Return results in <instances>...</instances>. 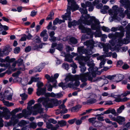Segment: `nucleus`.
Segmentation results:
<instances>
[{
	"label": "nucleus",
	"mask_w": 130,
	"mask_h": 130,
	"mask_svg": "<svg viewBox=\"0 0 130 130\" xmlns=\"http://www.w3.org/2000/svg\"><path fill=\"white\" fill-rule=\"evenodd\" d=\"M71 10L69 8H68V7L67 9V12L65 13L64 15H63V18L66 20H68L70 21L71 20Z\"/></svg>",
	"instance_id": "6ab92c4d"
},
{
	"label": "nucleus",
	"mask_w": 130,
	"mask_h": 130,
	"mask_svg": "<svg viewBox=\"0 0 130 130\" xmlns=\"http://www.w3.org/2000/svg\"><path fill=\"white\" fill-rule=\"evenodd\" d=\"M114 10L113 18L116 19L118 13H119V15L122 18H124L125 16V14L123 12L124 9L122 8H118L117 6H115L113 7Z\"/></svg>",
	"instance_id": "423d86ee"
},
{
	"label": "nucleus",
	"mask_w": 130,
	"mask_h": 130,
	"mask_svg": "<svg viewBox=\"0 0 130 130\" xmlns=\"http://www.w3.org/2000/svg\"><path fill=\"white\" fill-rule=\"evenodd\" d=\"M3 111L4 112L0 111V120L1 121L0 123V125L2 127L4 126V121L2 119V118L5 117V119L8 120L10 118L11 115V113L8 109L4 110Z\"/></svg>",
	"instance_id": "39448f33"
},
{
	"label": "nucleus",
	"mask_w": 130,
	"mask_h": 130,
	"mask_svg": "<svg viewBox=\"0 0 130 130\" xmlns=\"http://www.w3.org/2000/svg\"><path fill=\"white\" fill-rule=\"evenodd\" d=\"M37 90L36 94L38 96H39L41 95H42L46 94V87H44L43 88L37 89Z\"/></svg>",
	"instance_id": "f3484780"
},
{
	"label": "nucleus",
	"mask_w": 130,
	"mask_h": 130,
	"mask_svg": "<svg viewBox=\"0 0 130 130\" xmlns=\"http://www.w3.org/2000/svg\"><path fill=\"white\" fill-rule=\"evenodd\" d=\"M58 86L59 87H61L63 90L66 89L67 87L66 86L65 84H64L63 82H61L59 84Z\"/></svg>",
	"instance_id": "8fccbe9b"
},
{
	"label": "nucleus",
	"mask_w": 130,
	"mask_h": 130,
	"mask_svg": "<svg viewBox=\"0 0 130 130\" xmlns=\"http://www.w3.org/2000/svg\"><path fill=\"white\" fill-rule=\"evenodd\" d=\"M21 73L20 71H18L12 74V76L15 77H18Z\"/></svg>",
	"instance_id": "5fc2aeb1"
},
{
	"label": "nucleus",
	"mask_w": 130,
	"mask_h": 130,
	"mask_svg": "<svg viewBox=\"0 0 130 130\" xmlns=\"http://www.w3.org/2000/svg\"><path fill=\"white\" fill-rule=\"evenodd\" d=\"M47 30L46 29L44 30L40 34V36L41 37H44L45 34H47L46 33Z\"/></svg>",
	"instance_id": "bf43d9fd"
},
{
	"label": "nucleus",
	"mask_w": 130,
	"mask_h": 130,
	"mask_svg": "<svg viewBox=\"0 0 130 130\" xmlns=\"http://www.w3.org/2000/svg\"><path fill=\"white\" fill-rule=\"evenodd\" d=\"M46 65V64L45 62L41 63L38 66L34 68V72H41Z\"/></svg>",
	"instance_id": "4468645a"
},
{
	"label": "nucleus",
	"mask_w": 130,
	"mask_h": 130,
	"mask_svg": "<svg viewBox=\"0 0 130 130\" xmlns=\"http://www.w3.org/2000/svg\"><path fill=\"white\" fill-rule=\"evenodd\" d=\"M35 101L34 100H31L27 104L28 106H28L29 107H30V106L34 104L35 103Z\"/></svg>",
	"instance_id": "052dcab7"
},
{
	"label": "nucleus",
	"mask_w": 130,
	"mask_h": 130,
	"mask_svg": "<svg viewBox=\"0 0 130 130\" xmlns=\"http://www.w3.org/2000/svg\"><path fill=\"white\" fill-rule=\"evenodd\" d=\"M64 21L59 19L58 18H56L53 21V24L54 25H57L58 24H61L62 22H64Z\"/></svg>",
	"instance_id": "c756f323"
},
{
	"label": "nucleus",
	"mask_w": 130,
	"mask_h": 130,
	"mask_svg": "<svg viewBox=\"0 0 130 130\" xmlns=\"http://www.w3.org/2000/svg\"><path fill=\"white\" fill-rule=\"evenodd\" d=\"M66 86H67V88L69 87L71 88H72L73 89H74V86L73 85V84L72 81L68 83L67 85H66Z\"/></svg>",
	"instance_id": "a18cd8bd"
},
{
	"label": "nucleus",
	"mask_w": 130,
	"mask_h": 130,
	"mask_svg": "<svg viewBox=\"0 0 130 130\" xmlns=\"http://www.w3.org/2000/svg\"><path fill=\"white\" fill-rule=\"evenodd\" d=\"M54 13L52 11L50 12V14H49L46 18V20H48L53 19L54 18Z\"/></svg>",
	"instance_id": "72a5a7b5"
},
{
	"label": "nucleus",
	"mask_w": 130,
	"mask_h": 130,
	"mask_svg": "<svg viewBox=\"0 0 130 130\" xmlns=\"http://www.w3.org/2000/svg\"><path fill=\"white\" fill-rule=\"evenodd\" d=\"M80 8L79 9V11L82 14H86L87 12V10L86 9Z\"/></svg>",
	"instance_id": "4c0bfd02"
},
{
	"label": "nucleus",
	"mask_w": 130,
	"mask_h": 130,
	"mask_svg": "<svg viewBox=\"0 0 130 130\" xmlns=\"http://www.w3.org/2000/svg\"><path fill=\"white\" fill-rule=\"evenodd\" d=\"M37 124L36 123L33 122L30 124L31 127L33 129H35L37 126Z\"/></svg>",
	"instance_id": "774afa93"
},
{
	"label": "nucleus",
	"mask_w": 130,
	"mask_h": 130,
	"mask_svg": "<svg viewBox=\"0 0 130 130\" xmlns=\"http://www.w3.org/2000/svg\"><path fill=\"white\" fill-rule=\"evenodd\" d=\"M80 71L82 73H84L86 70V68L84 64H81V66L80 67Z\"/></svg>",
	"instance_id": "c03bdc74"
},
{
	"label": "nucleus",
	"mask_w": 130,
	"mask_h": 130,
	"mask_svg": "<svg viewBox=\"0 0 130 130\" xmlns=\"http://www.w3.org/2000/svg\"><path fill=\"white\" fill-rule=\"evenodd\" d=\"M21 110L22 109H21L20 107H19L18 108H17L13 110L12 111V112L15 115L18 112L20 111H21Z\"/></svg>",
	"instance_id": "864d4df0"
},
{
	"label": "nucleus",
	"mask_w": 130,
	"mask_h": 130,
	"mask_svg": "<svg viewBox=\"0 0 130 130\" xmlns=\"http://www.w3.org/2000/svg\"><path fill=\"white\" fill-rule=\"evenodd\" d=\"M68 4L70 6H68V8L71 10H72V12L75 11L78 9L79 6L76 4V1L74 0H67Z\"/></svg>",
	"instance_id": "6e6552de"
},
{
	"label": "nucleus",
	"mask_w": 130,
	"mask_h": 130,
	"mask_svg": "<svg viewBox=\"0 0 130 130\" xmlns=\"http://www.w3.org/2000/svg\"><path fill=\"white\" fill-rule=\"evenodd\" d=\"M95 44L94 42L93 39L87 40L84 43V45L86 46L88 49H93L94 47H97V46H95Z\"/></svg>",
	"instance_id": "9b49d317"
},
{
	"label": "nucleus",
	"mask_w": 130,
	"mask_h": 130,
	"mask_svg": "<svg viewBox=\"0 0 130 130\" xmlns=\"http://www.w3.org/2000/svg\"><path fill=\"white\" fill-rule=\"evenodd\" d=\"M96 69H95V71H97L96 72V75L97 74L98 75H100L101 73L103 72L104 71H106V67H104L103 69H102L101 71H98V70L99 69V68H96Z\"/></svg>",
	"instance_id": "a19ab883"
},
{
	"label": "nucleus",
	"mask_w": 130,
	"mask_h": 130,
	"mask_svg": "<svg viewBox=\"0 0 130 130\" xmlns=\"http://www.w3.org/2000/svg\"><path fill=\"white\" fill-rule=\"evenodd\" d=\"M111 113L114 116V114H116V111L114 109H112L109 108L107 110H106V114Z\"/></svg>",
	"instance_id": "7c9ffc66"
},
{
	"label": "nucleus",
	"mask_w": 130,
	"mask_h": 130,
	"mask_svg": "<svg viewBox=\"0 0 130 130\" xmlns=\"http://www.w3.org/2000/svg\"><path fill=\"white\" fill-rule=\"evenodd\" d=\"M92 49H77L80 54H85L86 55H91L92 53Z\"/></svg>",
	"instance_id": "f8f14e48"
},
{
	"label": "nucleus",
	"mask_w": 130,
	"mask_h": 130,
	"mask_svg": "<svg viewBox=\"0 0 130 130\" xmlns=\"http://www.w3.org/2000/svg\"><path fill=\"white\" fill-rule=\"evenodd\" d=\"M82 16L83 17V18H82L81 17L80 19H81V21H81L82 24H83L84 22H85L86 21L88 20V19L90 18V16L89 15H85L84 17L83 15H82Z\"/></svg>",
	"instance_id": "2f4dec72"
},
{
	"label": "nucleus",
	"mask_w": 130,
	"mask_h": 130,
	"mask_svg": "<svg viewBox=\"0 0 130 130\" xmlns=\"http://www.w3.org/2000/svg\"><path fill=\"white\" fill-rule=\"evenodd\" d=\"M80 84V82L79 80L76 81L75 83L73 84V85L74 86V90H77V87L79 86Z\"/></svg>",
	"instance_id": "37998d69"
},
{
	"label": "nucleus",
	"mask_w": 130,
	"mask_h": 130,
	"mask_svg": "<svg viewBox=\"0 0 130 130\" xmlns=\"http://www.w3.org/2000/svg\"><path fill=\"white\" fill-rule=\"evenodd\" d=\"M81 107L82 106L80 105H77L72 108L71 111L74 112L78 111L81 108Z\"/></svg>",
	"instance_id": "f704fd0d"
},
{
	"label": "nucleus",
	"mask_w": 130,
	"mask_h": 130,
	"mask_svg": "<svg viewBox=\"0 0 130 130\" xmlns=\"http://www.w3.org/2000/svg\"><path fill=\"white\" fill-rule=\"evenodd\" d=\"M46 95L55 98V96H56L55 94L53 92H52L51 93L49 92L46 93Z\"/></svg>",
	"instance_id": "603ef678"
},
{
	"label": "nucleus",
	"mask_w": 130,
	"mask_h": 130,
	"mask_svg": "<svg viewBox=\"0 0 130 130\" xmlns=\"http://www.w3.org/2000/svg\"><path fill=\"white\" fill-rule=\"evenodd\" d=\"M47 90L51 92L52 91L53 86L50 84H49L47 86Z\"/></svg>",
	"instance_id": "0e129e2a"
},
{
	"label": "nucleus",
	"mask_w": 130,
	"mask_h": 130,
	"mask_svg": "<svg viewBox=\"0 0 130 130\" xmlns=\"http://www.w3.org/2000/svg\"><path fill=\"white\" fill-rule=\"evenodd\" d=\"M105 55H103L97 57V59L98 60H100L101 61V62L100 64V67L98 68L99 69H101L104 65L105 64Z\"/></svg>",
	"instance_id": "ddd939ff"
},
{
	"label": "nucleus",
	"mask_w": 130,
	"mask_h": 130,
	"mask_svg": "<svg viewBox=\"0 0 130 130\" xmlns=\"http://www.w3.org/2000/svg\"><path fill=\"white\" fill-rule=\"evenodd\" d=\"M48 121L51 123L53 124H55L57 123V121L53 118H50L48 120Z\"/></svg>",
	"instance_id": "338daca9"
},
{
	"label": "nucleus",
	"mask_w": 130,
	"mask_h": 130,
	"mask_svg": "<svg viewBox=\"0 0 130 130\" xmlns=\"http://www.w3.org/2000/svg\"><path fill=\"white\" fill-rule=\"evenodd\" d=\"M116 120L115 121L117 122L120 124H122L125 121V119L124 117L119 116L117 117Z\"/></svg>",
	"instance_id": "5701e85b"
},
{
	"label": "nucleus",
	"mask_w": 130,
	"mask_h": 130,
	"mask_svg": "<svg viewBox=\"0 0 130 130\" xmlns=\"http://www.w3.org/2000/svg\"><path fill=\"white\" fill-rule=\"evenodd\" d=\"M121 28L120 27H113L111 28V30L112 31L115 32L117 31L118 30H121Z\"/></svg>",
	"instance_id": "6e6d98bb"
},
{
	"label": "nucleus",
	"mask_w": 130,
	"mask_h": 130,
	"mask_svg": "<svg viewBox=\"0 0 130 130\" xmlns=\"http://www.w3.org/2000/svg\"><path fill=\"white\" fill-rule=\"evenodd\" d=\"M62 67L65 69L68 70L69 68V65L67 63H64L62 64Z\"/></svg>",
	"instance_id": "09e8293b"
},
{
	"label": "nucleus",
	"mask_w": 130,
	"mask_h": 130,
	"mask_svg": "<svg viewBox=\"0 0 130 130\" xmlns=\"http://www.w3.org/2000/svg\"><path fill=\"white\" fill-rule=\"evenodd\" d=\"M77 40L74 37H72L70 38L68 42L71 45H75L77 43Z\"/></svg>",
	"instance_id": "a878e982"
},
{
	"label": "nucleus",
	"mask_w": 130,
	"mask_h": 130,
	"mask_svg": "<svg viewBox=\"0 0 130 130\" xmlns=\"http://www.w3.org/2000/svg\"><path fill=\"white\" fill-rule=\"evenodd\" d=\"M24 116V115L23 113H21L17 114L16 115H12L11 118V120L7 123L8 125L9 126L12 125L14 126L19 121L18 119H16V118H17L18 119H20Z\"/></svg>",
	"instance_id": "20e7f679"
},
{
	"label": "nucleus",
	"mask_w": 130,
	"mask_h": 130,
	"mask_svg": "<svg viewBox=\"0 0 130 130\" xmlns=\"http://www.w3.org/2000/svg\"><path fill=\"white\" fill-rule=\"evenodd\" d=\"M0 66L2 67H4V68H7L8 67L10 66V64L9 63H0Z\"/></svg>",
	"instance_id": "de8ad7c7"
},
{
	"label": "nucleus",
	"mask_w": 130,
	"mask_h": 130,
	"mask_svg": "<svg viewBox=\"0 0 130 130\" xmlns=\"http://www.w3.org/2000/svg\"><path fill=\"white\" fill-rule=\"evenodd\" d=\"M95 37H103V35L102 34L101 31V27H98L97 30L94 33Z\"/></svg>",
	"instance_id": "4be33fe9"
},
{
	"label": "nucleus",
	"mask_w": 130,
	"mask_h": 130,
	"mask_svg": "<svg viewBox=\"0 0 130 130\" xmlns=\"http://www.w3.org/2000/svg\"><path fill=\"white\" fill-rule=\"evenodd\" d=\"M73 79V77L71 75H67L65 79V80L66 82H69V81H71Z\"/></svg>",
	"instance_id": "79ce46f5"
},
{
	"label": "nucleus",
	"mask_w": 130,
	"mask_h": 130,
	"mask_svg": "<svg viewBox=\"0 0 130 130\" xmlns=\"http://www.w3.org/2000/svg\"><path fill=\"white\" fill-rule=\"evenodd\" d=\"M124 108L125 107L124 105H122L121 106L117 109V112L116 111V114H114V116H117L119 115V114L122 113L124 109Z\"/></svg>",
	"instance_id": "cd10ccee"
},
{
	"label": "nucleus",
	"mask_w": 130,
	"mask_h": 130,
	"mask_svg": "<svg viewBox=\"0 0 130 130\" xmlns=\"http://www.w3.org/2000/svg\"><path fill=\"white\" fill-rule=\"evenodd\" d=\"M77 78L83 83L80 86V88H83L86 86L87 83L86 82L88 80L89 81H92L94 77L91 76L89 73L86 72L78 75Z\"/></svg>",
	"instance_id": "7ed1b4c3"
},
{
	"label": "nucleus",
	"mask_w": 130,
	"mask_h": 130,
	"mask_svg": "<svg viewBox=\"0 0 130 130\" xmlns=\"http://www.w3.org/2000/svg\"><path fill=\"white\" fill-rule=\"evenodd\" d=\"M34 42L38 43H40L41 42L40 39L38 36H36L35 39L34 40Z\"/></svg>",
	"instance_id": "e2e57ef3"
},
{
	"label": "nucleus",
	"mask_w": 130,
	"mask_h": 130,
	"mask_svg": "<svg viewBox=\"0 0 130 130\" xmlns=\"http://www.w3.org/2000/svg\"><path fill=\"white\" fill-rule=\"evenodd\" d=\"M49 40L51 42H55L56 40V37L55 36L50 37Z\"/></svg>",
	"instance_id": "13d9d810"
},
{
	"label": "nucleus",
	"mask_w": 130,
	"mask_h": 130,
	"mask_svg": "<svg viewBox=\"0 0 130 130\" xmlns=\"http://www.w3.org/2000/svg\"><path fill=\"white\" fill-rule=\"evenodd\" d=\"M5 105H6L8 107H10L13 106V104L12 103H9L8 101H7L5 100H4L3 101Z\"/></svg>",
	"instance_id": "e433bc0d"
},
{
	"label": "nucleus",
	"mask_w": 130,
	"mask_h": 130,
	"mask_svg": "<svg viewBox=\"0 0 130 130\" xmlns=\"http://www.w3.org/2000/svg\"><path fill=\"white\" fill-rule=\"evenodd\" d=\"M27 108L28 111H27L26 109H24L22 111V112L23 113L24 117H27L28 116L31 115L32 113V107H29L28 106H27Z\"/></svg>",
	"instance_id": "dca6fc26"
},
{
	"label": "nucleus",
	"mask_w": 130,
	"mask_h": 130,
	"mask_svg": "<svg viewBox=\"0 0 130 130\" xmlns=\"http://www.w3.org/2000/svg\"><path fill=\"white\" fill-rule=\"evenodd\" d=\"M78 28L81 30L82 32L86 33L88 35H90L91 37H92V31L90 28H86L83 25L78 26Z\"/></svg>",
	"instance_id": "9d476101"
},
{
	"label": "nucleus",
	"mask_w": 130,
	"mask_h": 130,
	"mask_svg": "<svg viewBox=\"0 0 130 130\" xmlns=\"http://www.w3.org/2000/svg\"><path fill=\"white\" fill-rule=\"evenodd\" d=\"M124 8L127 9L125 11L124 13L127 15L128 18L130 19V3H129L125 4Z\"/></svg>",
	"instance_id": "aec40b11"
},
{
	"label": "nucleus",
	"mask_w": 130,
	"mask_h": 130,
	"mask_svg": "<svg viewBox=\"0 0 130 130\" xmlns=\"http://www.w3.org/2000/svg\"><path fill=\"white\" fill-rule=\"evenodd\" d=\"M95 19V17L94 16L91 17L89 20H87L83 24H87L88 25H90L93 23V22Z\"/></svg>",
	"instance_id": "c85d7f7f"
},
{
	"label": "nucleus",
	"mask_w": 130,
	"mask_h": 130,
	"mask_svg": "<svg viewBox=\"0 0 130 130\" xmlns=\"http://www.w3.org/2000/svg\"><path fill=\"white\" fill-rule=\"evenodd\" d=\"M73 57L71 55L69 54L67 55V56L65 57L64 60L65 61H67L69 63L73 62Z\"/></svg>",
	"instance_id": "bb28decb"
},
{
	"label": "nucleus",
	"mask_w": 130,
	"mask_h": 130,
	"mask_svg": "<svg viewBox=\"0 0 130 130\" xmlns=\"http://www.w3.org/2000/svg\"><path fill=\"white\" fill-rule=\"evenodd\" d=\"M16 61L19 66H21L23 64V60L21 58H20Z\"/></svg>",
	"instance_id": "3c124183"
},
{
	"label": "nucleus",
	"mask_w": 130,
	"mask_h": 130,
	"mask_svg": "<svg viewBox=\"0 0 130 130\" xmlns=\"http://www.w3.org/2000/svg\"><path fill=\"white\" fill-rule=\"evenodd\" d=\"M98 27H100L99 26H97L95 24L92 23L91 25V27L92 29L93 30H95L96 31L97 30V28Z\"/></svg>",
	"instance_id": "49530a36"
},
{
	"label": "nucleus",
	"mask_w": 130,
	"mask_h": 130,
	"mask_svg": "<svg viewBox=\"0 0 130 130\" xmlns=\"http://www.w3.org/2000/svg\"><path fill=\"white\" fill-rule=\"evenodd\" d=\"M103 124L102 123L99 121H94L93 124V126L95 127H99L102 126Z\"/></svg>",
	"instance_id": "473e14b6"
},
{
	"label": "nucleus",
	"mask_w": 130,
	"mask_h": 130,
	"mask_svg": "<svg viewBox=\"0 0 130 130\" xmlns=\"http://www.w3.org/2000/svg\"><path fill=\"white\" fill-rule=\"evenodd\" d=\"M95 46H98V47L100 48L106 49V44L103 43H99L98 44H96Z\"/></svg>",
	"instance_id": "58836bf2"
},
{
	"label": "nucleus",
	"mask_w": 130,
	"mask_h": 130,
	"mask_svg": "<svg viewBox=\"0 0 130 130\" xmlns=\"http://www.w3.org/2000/svg\"><path fill=\"white\" fill-rule=\"evenodd\" d=\"M76 120V118L70 120L68 121V122L70 124H72L75 122Z\"/></svg>",
	"instance_id": "680f3d73"
},
{
	"label": "nucleus",
	"mask_w": 130,
	"mask_h": 130,
	"mask_svg": "<svg viewBox=\"0 0 130 130\" xmlns=\"http://www.w3.org/2000/svg\"><path fill=\"white\" fill-rule=\"evenodd\" d=\"M58 124L60 125V127H62L66 125L67 122L64 120H61L58 121Z\"/></svg>",
	"instance_id": "c9c22d12"
},
{
	"label": "nucleus",
	"mask_w": 130,
	"mask_h": 130,
	"mask_svg": "<svg viewBox=\"0 0 130 130\" xmlns=\"http://www.w3.org/2000/svg\"><path fill=\"white\" fill-rule=\"evenodd\" d=\"M61 102V101H58L55 99L47 98L44 100L42 103V104L46 108L45 110L47 111L48 110V108H52L54 106H58Z\"/></svg>",
	"instance_id": "f03ea898"
},
{
	"label": "nucleus",
	"mask_w": 130,
	"mask_h": 130,
	"mask_svg": "<svg viewBox=\"0 0 130 130\" xmlns=\"http://www.w3.org/2000/svg\"><path fill=\"white\" fill-rule=\"evenodd\" d=\"M10 49H0V56L3 57L4 55H6L8 54Z\"/></svg>",
	"instance_id": "393cba45"
},
{
	"label": "nucleus",
	"mask_w": 130,
	"mask_h": 130,
	"mask_svg": "<svg viewBox=\"0 0 130 130\" xmlns=\"http://www.w3.org/2000/svg\"><path fill=\"white\" fill-rule=\"evenodd\" d=\"M80 21H81V19H80L77 21L75 20H73L72 22L68 23V26L69 27L71 28L72 26H76L77 25H79L78 26L80 25H83V24Z\"/></svg>",
	"instance_id": "2eb2a0df"
},
{
	"label": "nucleus",
	"mask_w": 130,
	"mask_h": 130,
	"mask_svg": "<svg viewBox=\"0 0 130 130\" xmlns=\"http://www.w3.org/2000/svg\"><path fill=\"white\" fill-rule=\"evenodd\" d=\"M113 76H114L115 79L116 80L117 82L120 81L122 80L124 77V75L121 74L114 75H113Z\"/></svg>",
	"instance_id": "b1692460"
},
{
	"label": "nucleus",
	"mask_w": 130,
	"mask_h": 130,
	"mask_svg": "<svg viewBox=\"0 0 130 130\" xmlns=\"http://www.w3.org/2000/svg\"><path fill=\"white\" fill-rule=\"evenodd\" d=\"M93 61L92 60L91 62H88L87 63V65L89 67L88 68V70L89 72H87L89 73L91 76H93V77H96V73L97 71H95V64L93 62Z\"/></svg>",
	"instance_id": "0eeeda50"
},
{
	"label": "nucleus",
	"mask_w": 130,
	"mask_h": 130,
	"mask_svg": "<svg viewBox=\"0 0 130 130\" xmlns=\"http://www.w3.org/2000/svg\"><path fill=\"white\" fill-rule=\"evenodd\" d=\"M90 58L88 57H85L81 56H77L75 58V60H78L80 62L82 61H83L85 62H86L89 61Z\"/></svg>",
	"instance_id": "a211bd4d"
},
{
	"label": "nucleus",
	"mask_w": 130,
	"mask_h": 130,
	"mask_svg": "<svg viewBox=\"0 0 130 130\" xmlns=\"http://www.w3.org/2000/svg\"><path fill=\"white\" fill-rule=\"evenodd\" d=\"M34 107L36 110L33 111L32 113L33 115H36L38 113H41L42 112L43 109L41 108V105L40 104L38 103L35 104Z\"/></svg>",
	"instance_id": "1a4fd4ad"
},
{
	"label": "nucleus",
	"mask_w": 130,
	"mask_h": 130,
	"mask_svg": "<svg viewBox=\"0 0 130 130\" xmlns=\"http://www.w3.org/2000/svg\"><path fill=\"white\" fill-rule=\"evenodd\" d=\"M126 37L123 39L122 38L124 36V32H116L115 34L109 33L108 36L110 38L113 39H116L117 38H119L117 42V47L116 49H119V47L122 46L123 44H127L129 43L130 38V23L128 24L125 27Z\"/></svg>",
	"instance_id": "f257e3e1"
},
{
	"label": "nucleus",
	"mask_w": 130,
	"mask_h": 130,
	"mask_svg": "<svg viewBox=\"0 0 130 130\" xmlns=\"http://www.w3.org/2000/svg\"><path fill=\"white\" fill-rule=\"evenodd\" d=\"M37 86L38 87L37 89H39L41 88V87L43 86V84L42 83L39 81L37 83Z\"/></svg>",
	"instance_id": "4d7b16f0"
},
{
	"label": "nucleus",
	"mask_w": 130,
	"mask_h": 130,
	"mask_svg": "<svg viewBox=\"0 0 130 130\" xmlns=\"http://www.w3.org/2000/svg\"><path fill=\"white\" fill-rule=\"evenodd\" d=\"M94 95H90L89 96L88 98V99H90L87 100L88 105H89L93 104L96 102V99L94 98Z\"/></svg>",
	"instance_id": "412c9836"
},
{
	"label": "nucleus",
	"mask_w": 130,
	"mask_h": 130,
	"mask_svg": "<svg viewBox=\"0 0 130 130\" xmlns=\"http://www.w3.org/2000/svg\"><path fill=\"white\" fill-rule=\"evenodd\" d=\"M121 95H115L113 96V97L115 98V101L118 102H121V98H120Z\"/></svg>",
	"instance_id": "ea45409f"
},
{
	"label": "nucleus",
	"mask_w": 130,
	"mask_h": 130,
	"mask_svg": "<svg viewBox=\"0 0 130 130\" xmlns=\"http://www.w3.org/2000/svg\"><path fill=\"white\" fill-rule=\"evenodd\" d=\"M109 118H110L111 120L114 121H116V118L113 116L112 115H108Z\"/></svg>",
	"instance_id": "69168bd1"
}]
</instances>
